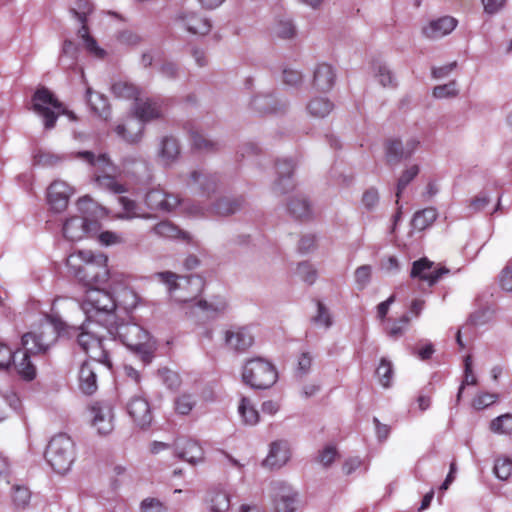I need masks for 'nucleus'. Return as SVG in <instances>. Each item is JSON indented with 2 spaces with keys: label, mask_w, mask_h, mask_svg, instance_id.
<instances>
[{
  "label": "nucleus",
  "mask_w": 512,
  "mask_h": 512,
  "mask_svg": "<svg viewBox=\"0 0 512 512\" xmlns=\"http://www.w3.org/2000/svg\"><path fill=\"white\" fill-rule=\"evenodd\" d=\"M242 204V199L221 198L215 204L214 211L218 215L228 216L239 210Z\"/></svg>",
  "instance_id": "nucleus-34"
},
{
  "label": "nucleus",
  "mask_w": 512,
  "mask_h": 512,
  "mask_svg": "<svg viewBox=\"0 0 512 512\" xmlns=\"http://www.w3.org/2000/svg\"><path fill=\"white\" fill-rule=\"evenodd\" d=\"M79 387L87 395H91L97 390L96 373L88 361L84 362L80 368Z\"/></svg>",
  "instance_id": "nucleus-27"
},
{
  "label": "nucleus",
  "mask_w": 512,
  "mask_h": 512,
  "mask_svg": "<svg viewBox=\"0 0 512 512\" xmlns=\"http://www.w3.org/2000/svg\"><path fill=\"white\" fill-rule=\"evenodd\" d=\"M312 364V356L309 352H303L297 359V372L300 375L308 373Z\"/></svg>",
  "instance_id": "nucleus-60"
},
{
  "label": "nucleus",
  "mask_w": 512,
  "mask_h": 512,
  "mask_svg": "<svg viewBox=\"0 0 512 512\" xmlns=\"http://www.w3.org/2000/svg\"><path fill=\"white\" fill-rule=\"evenodd\" d=\"M497 399H498L497 394L483 392V393L478 394L473 399L472 405L475 409L482 410V409L492 405L493 403H495L497 401Z\"/></svg>",
  "instance_id": "nucleus-51"
},
{
  "label": "nucleus",
  "mask_w": 512,
  "mask_h": 512,
  "mask_svg": "<svg viewBox=\"0 0 512 512\" xmlns=\"http://www.w3.org/2000/svg\"><path fill=\"white\" fill-rule=\"evenodd\" d=\"M153 231L155 234L167 238L184 237V232H182L180 229H178V227L168 221H162L156 224L153 228Z\"/></svg>",
  "instance_id": "nucleus-43"
},
{
  "label": "nucleus",
  "mask_w": 512,
  "mask_h": 512,
  "mask_svg": "<svg viewBox=\"0 0 512 512\" xmlns=\"http://www.w3.org/2000/svg\"><path fill=\"white\" fill-rule=\"evenodd\" d=\"M418 142L408 143L407 148L404 149L402 143L399 140H389L386 143V160L389 164H397L402 159L409 157Z\"/></svg>",
  "instance_id": "nucleus-25"
},
{
  "label": "nucleus",
  "mask_w": 512,
  "mask_h": 512,
  "mask_svg": "<svg viewBox=\"0 0 512 512\" xmlns=\"http://www.w3.org/2000/svg\"><path fill=\"white\" fill-rule=\"evenodd\" d=\"M58 332L55 326L45 321L33 331L25 333L22 336V345L24 352L18 362L16 357L12 359L15 369L19 376L25 380H33L36 376V368L30 361V355L44 354L57 341Z\"/></svg>",
  "instance_id": "nucleus-1"
},
{
  "label": "nucleus",
  "mask_w": 512,
  "mask_h": 512,
  "mask_svg": "<svg viewBox=\"0 0 512 512\" xmlns=\"http://www.w3.org/2000/svg\"><path fill=\"white\" fill-rule=\"evenodd\" d=\"M317 308V315L313 318L314 322L323 325L326 328L330 327L332 324V318L326 306L318 300Z\"/></svg>",
  "instance_id": "nucleus-55"
},
{
  "label": "nucleus",
  "mask_w": 512,
  "mask_h": 512,
  "mask_svg": "<svg viewBox=\"0 0 512 512\" xmlns=\"http://www.w3.org/2000/svg\"><path fill=\"white\" fill-rule=\"evenodd\" d=\"M432 268L433 262L427 258H421L413 262L410 275L412 278H418L421 281L427 282L429 286H433L444 274L449 273V270L445 267Z\"/></svg>",
  "instance_id": "nucleus-15"
},
{
  "label": "nucleus",
  "mask_w": 512,
  "mask_h": 512,
  "mask_svg": "<svg viewBox=\"0 0 512 512\" xmlns=\"http://www.w3.org/2000/svg\"><path fill=\"white\" fill-rule=\"evenodd\" d=\"M141 509L142 512H163V506L161 502L154 498H147L143 500Z\"/></svg>",
  "instance_id": "nucleus-64"
},
{
  "label": "nucleus",
  "mask_w": 512,
  "mask_h": 512,
  "mask_svg": "<svg viewBox=\"0 0 512 512\" xmlns=\"http://www.w3.org/2000/svg\"><path fill=\"white\" fill-rule=\"evenodd\" d=\"M134 110L140 121L131 119L127 124H119L115 128L116 133L131 144L138 143L141 140L144 129L142 122L159 118L162 114L160 104L150 98H140L135 102Z\"/></svg>",
  "instance_id": "nucleus-3"
},
{
  "label": "nucleus",
  "mask_w": 512,
  "mask_h": 512,
  "mask_svg": "<svg viewBox=\"0 0 512 512\" xmlns=\"http://www.w3.org/2000/svg\"><path fill=\"white\" fill-rule=\"evenodd\" d=\"M338 455V452H337V449L335 446H326L319 454L318 456V460L319 462L325 466V467H328L329 465L332 464V462L335 460V458L337 457Z\"/></svg>",
  "instance_id": "nucleus-59"
},
{
  "label": "nucleus",
  "mask_w": 512,
  "mask_h": 512,
  "mask_svg": "<svg viewBox=\"0 0 512 512\" xmlns=\"http://www.w3.org/2000/svg\"><path fill=\"white\" fill-rule=\"evenodd\" d=\"M176 452L179 458L190 464H196L203 460L204 452L200 444L193 439H178Z\"/></svg>",
  "instance_id": "nucleus-18"
},
{
  "label": "nucleus",
  "mask_w": 512,
  "mask_h": 512,
  "mask_svg": "<svg viewBox=\"0 0 512 512\" xmlns=\"http://www.w3.org/2000/svg\"><path fill=\"white\" fill-rule=\"evenodd\" d=\"M70 12L79 22H84L93 12V5L88 0H77L75 7L71 8Z\"/></svg>",
  "instance_id": "nucleus-45"
},
{
  "label": "nucleus",
  "mask_w": 512,
  "mask_h": 512,
  "mask_svg": "<svg viewBox=\"0 0 512 512\" xmlns=\"http://www.w3.org/2000/svg\"><path fill=\"white\" fill-rule=\"evenodd\" d=\"M108 332L127 346L129 349L147 355L149 353L148 343L150 335L140 325L133 322H126L114 325V321L110 323Z\"/></svg>",
  "instance_id": "nucleus-10"
},
{
  "label": "nucleus",
  "mask_w": 512,
  "mask_h": 512,
  "mask_svg": "<svg viewBox=\"0 0 512 512\" xmlns=\"http://www.w3.org/2000/svg\"><path fill=\"white\" fill-rule=\"evenodd\" d=\"M375 373L382 387L389 388L391 386L394 373L391 361H389L385 357H382L376 368Z\"/></svg>",
  "instance_id": "nucleus-32"
},
{
  "label": "nucleus",
  "mask_w": 512,
  "mask_h": 512,
  "mask_svg": "<svg viewBox=\"0 0 512 512\" xmlns=\"http://www.w3.org/2000/svg\"><path fill=\"white\" fill-rule=\"evenodd\" d=\"M464 366H465V378L462 382V384L459 387V391L457 394V403L461 400L463 390L466 385H475L477 380L475 376L472 373V361L471 356H467L464 360Z\"/></svg>",
  "instance_id": "nucleus-50"
},
{
  "label": "nucleus",
  "mask_w": 512,
  "mask_h": 512,
  "mask_svg": "<svg viewBox=\"0 0 512 512\" xmlns=\"http://www.w3.org/2000/svg\"><path fill=\"white\" fill-rule=\"evenodd\" d=\"M457 25V20L451 16H444L431 21L423 28V33L428 38H441L451 33Z\"/></svg>",
  "instance_id": "nucleus-21"
},
{
  "label": "nucleus",
  "mask_w": 512,
  "mask_h": 512,
  "mask_svg": "<svg viewBox=\"0 0 512 512\" xmlns=\"http://www.w3.org/2000/svg\"><path fill=\"white\" fill-rule=\"evenodd\" d=\"M500 284L504 290L512 292V260H510L509 264L503 269Z\"/></svg>",
  "instance_id": "nucleus-62"
},
{
  "label": "nucleus",
  "mask_w": 512,
  "mask_h": 512,
  "mask_svg": "<svg viewBox=\"0 0 512 512\" xmlns=\"http://www.w3.org/2000/svg\"><path fill=\"white\" fill-rule=\"evenodd\" d=\"M118 202L123 208V214L120 216L121 218H135L142 216L138 212V205L134 200L126 196H119Z\"/></svg>",
  "instance_id": "nucleus-46"
},
{
  "label": "nucleus",
  "mask_w": 512,
  "mask_h": 512,
  "mask_svg": "<svg viewBox=\"0 0 512 512\" xmlns=\"http://www.w3.org/2000/svg\"><path fill=\"white\" fill-rule=\"evenodd\" d=\"M276 100L270 95L257 96L252 100V106L262 114L274 113L277 111Z\"/></svg>",
  "instance_id": "nucleus-40"
},
{
  "label": "nucleus",
  "mask_w": 512,
  "mask_h": 512,
  "mask_svg": "<svg viewBox=\"0 0 512 512\" xmlns=\"http://www.w3.org/2000/svg\"><path fill=\"white\" fill-rule=\"evenodd\" d=\"M289 213L297 219H307L311 214L309 202L304 197H293L287 204Z\"/></svg>",
  "instance_id": "nucleus-29"
},
{
  "label": "nucleus",
  "mask_w": 512,
  "mask_h": 512,
  "mask_svg": "<svg viewBox=\"0 0 512 512\" xmlns=\"http://www.w3.org/2000/svg\"><path fill=\"white\" fill-rule=\"evenodd\" d=\"M33 110L44 119L46 129H52L60 115H67L75 120L73 112L67 110L62 102L46 87L38 88L32 97Z\"/></svg>",
  "instance_id": "nucleus-6"
},
{
  "label": "nucleus",
  "mask_w": 512,
  "mask_h": 512,
  "mask_svg": "<svg viewBox=\"0 0 512 512\" xmlns=\"http://www.w3.org/2000/svg\"><path fill=\"white\" fill-rule=\"evenodd\" d=\"M410 325V317L406 314L402 315L399 319L391 321L386 328V333L390 338L398 339L402 337Z\"/></svg>",
  "instance_id": "nucleus-35"
},
{
  "label": "nucleus",
  "mask_w": 512,
  "mask_h": 512,
  "mask_svg": "<svg viewBox=\"0 0 512 512\" xmlns=\"http://www.w3.org/2000/svg\"><path fill=\"white\" fill-rule=\"evenodd\" d=\"M145 203L152 210L170 212L180 204V199L177 195L169 194L160 188H154L147 192Z\"/></svg>",
  "instance_id": "nucleus-16"
},
{
  "label": "nucleus",
  "mask_w": 512,
  "mask_h": 512,
  "mask_svg": "<svg viewBox=\"0 0 512 512\" xmlns=\"http://www.w3.org/2000/svg\"><path fill=\"white\" fill-rule=\"evenodd\" d=\"M418 172L419 168L417 165H413L403 172L397 183L396 196L398 199L406 186L417 176Z\"/></svg>",
  "instance_id": "nucleus-48"
},
{
  "label": "nucleus",
  "mask_w": 512,
  "mask_h": 512,
  "mask_svg": "<svg viewBox=\"0 0 512 512\" xmlns=\"http://www.w3.org/2000/svg\"><path fill=\"white\" fill-rule=\"evenodd\" d=\"M300 500L299 494L285 482L273 484V512H296Z\"/></svg>",
  "instance_id": "nucleus-12"
},
{
  "label": "nucleus",
  "mask_w": 512,
  "mask_h": 512,
  "mask_svg": "<svg viewBox=\"0 0 512 512\" xmlns=\"http://www.w3.org/2000/svg\"><path fill=\"white\" fill-rule=\"evenodd\" d=\"M179 154V146L176 139L166 137L162 141L161 155L167 160H173Z\"/></svg>",
  "instance_id": "nucleus-49"
},
{
  "label": "nucleus",
  "mask_w": 512,
  "mask_h": 512,
  "mask_svg": "<svg viewBox=\"0 0 512 512\" xmlns=\"http://www.w3.org/2000/svg\"><path fill=\"white\" fill-rule=\"evenodd\" d=\"M239 413L243 421L249 425H255L259 421V413L246 397L241 399L238 407Z\"/></svg>",
  "instance_id": "nucleus-37"
},
{
  "label": "nucleus",
  "mask_w": 512,
  "mask_h": 512,
  "mask_svg": "<svg viewBox=\"0 0 512 512\" xmlns=\"http://www.w3.org/2000/svg\"><path fill=\"white\" fill-rule=\"evenodd\" d=\"M458 93V90L456 88V82L451 81L444 85H438L435 86L433 89V96L435 98H448V97H454Z\"/></svg>",
  "instance_id": "nucleus-52"
},
{
  "label": "nucleus",
  "mask_w": 512,
  "mask_h": 512,
  "mask_svg": "<svg viewBox=\"0 0 512 512\" xmlns=\"http://www.w3.org/2000/svg\"><path fill=\"white\" fill-rule=\"evenodd\" d=\"M92 424L100 434H107L113 428L112 408L110 405L96 403L91 407Z\"/></svg>",
  "instance_id": "nucleus-19"
},
{
  "label": "nucleus",
  "mask_w": 512,
  "mask_h": 512,
  "mask_svg": "<svg viewBox=\"0 0 512 512\" xmlns=\"http://www.w3.org/2000/svg\"><path fill=\"white\" fill-rule=\"evenodd\" d=\"M290 458V451L288 445L284 441H275L270 446V451L263 466L271 469L282 467Z\"/></svg>",
  "instance_id": "nucleus-20"
},
{
  "label": "nucleus",
  "mask_w": 512,
  "mask_h": 512,
  "mask_svg": "<svg viewBox=\"0 0 512 512\" xmlns=\"http://www.w3.org/2000/svg\"><path fill=\"white\" fill-rule=\"evenodd\" d=\"M82 309L88 318L105 314L106 321L111 323L115 319L116 303L108 291L94 286L86 289Z\"/></svg>",
  "instance_id": "nucleus-11"
},
{
  "label": "nucleus",
  "mask_w": 512,
  "mask_h": 512,
  "mask_svg": "<svg viewBox=\"0 0 512 512\" xmlns=\"http://www.w3.org/2000/svg\"><path fill=\"white\" fill-rule=\"evenodd\" d=\"M371 277V267L369 265H362L355 271V280L360 285H365L369 282Z\"/></svg>",
  "instance_id": "nucleus-63"
},
{
  "label": "nucleus",
  "mask_w": 512,
  "mask_h": 512,
  "mask_svg": "<svg viewBox=\"0 0 512 512\" xmlns=\"http://www.w3.org/2000/svg\"><path fill=\"white\" fill-rule=\"evenodd\" d=\"M83 46L90 55L96 58L102 59L106 54L105 50L99 47L96 39L93 36L83 40Z\"/></svg>",
  "instance_id": "nucleus-57"
},
{
  "label": "nucleus",
  "mask_w": 512,
  "mask_h": 512,
  "mask_svg": "<svg viewBox=\"0 0 512 512\" xmlns=\"http://www.w3.org/2000/svg\"><path fill=\"white\" fill-rule=\"evenodd\" d=\"M66 266L85 287L105 284L109 280L108 257L104 253L79 250L66 259Z\"/></svg>",
  "instance_id": "nucleus-2"
},
{
  "label": "nucleus",
  "mask_w": 512,
  "mask_h": 512,
  "mask_svg": "<svg viewBox=\"0 0 512 512\" xmlns=\"http://www.w3.org/2000/svg\"><path fill=\"white\" fill-rule=\"evenodd\" d=\"M335 83V73L331 65L319 64L314 71L313 87L321 92L329 91Z\"/></svg>",
  "instance_id": "nucleus-24"
},
{
  "label": "nucleus",
  "mask_w": 512,
  "mask_h": 512,
  "mask_svg": "<svg viewBox=\"0 0 512 512\" xmlns=\"http://www.w3.org/2000/svg\"><path fill=\"white\" fill-rule=\"evenodd\" d=\"M157 277L167 285L169 292L178 302L186 303L196 299L205 286L204 279L199 275L187 277L166 271L157 274Z\"/></svg>",
  "instance_id": "nucleus-5"
},
{
  "label": "nucleus",
  "mask_w": 512,
  "mask_h": 512,
  "mask_svg": "<svg viewBox=\"0 0 512 512\" xmlns=\"http://www.w3.org/2000/svg\"><path fill=\"white\" fill-rule=\"evenodd\" d=\"M211 512H226L230 507L229 495L223 491H214L209 498Z\"/></svg>",
  "instance_id": "nucleus-36"
},
{
  "label": "nucleus",
  "mask_w": 512,
  "mask_h": 512,
  "mask_svg": "<svg viewBox=\"0 0 512 512\" xmlns=\"http://www.w3.org/2000/svg\"><path fill=\"white\" fill-rule=\"evenodd\" d=\"M493 471L498 479L507 480L512 475V460L507 457L498 458Z\"/></svg>",
  "instance_id": "nucleus-44"
},
{
  "label": "nucleus",
  "mask_w": 512,
  "mask_h": 512,
  "mask_svg": "<svg viewBox=\"0 0 512 512\" xmlns=\"http://www.w3.org/2000/svg\"><path fill=\"white\" fill-rule=\"evenodd\" d=\"M225 341L230 348L236 351H245L252 346L254 339L247 329L237 328L226 331Z\"/></svg>",
  "instance_id": "nucleus-23"
},
{
  "label": "nucleus",
  "mask_w": 512,
  "mask_h": 512,
  "mask_svg": "<svg viewBox=\"0 0 512 512\" xmlns=\"http://www.w3.org/2000/svg\"><path fill=\"white\" fill-rule=\"evenodd\" d=\"M45 458L55 472L64 474L75 459L74 442L64 433L55 435L46 448Z\"/></svg>",
  "instance_id": "nucleus-7"
},
{
  "label": "nucleus",
  "mask_w": 512,
  "mask_h": 512,
  "mask_svg": "<svg viewBox=\"0 0 512 512\" xmlns=\"http://www.w3.org/2000/svg\"><path fill=\"white\" fill-rule=\"evenodd\" d=\"M189 133L192 146L196 150L204 152H214L218 149V144L210 139H207L202 133V131H199L198 129L195 128H191L189 130Z\"/></svg>",
  "instance_id": "nucleus-30"
},
{
  "label": "nucleus",
  "mask_w": 512,
  "mask_h": 512,
  "mask_svg": "<svg viewBox=\"0 0 512 512\" xmlns=\"http://www.w3.org/2000/svg\"><path fill=\"white\" fill-rule=\"evenodd\" d=\"M188 184L198 185L203 193H209L210 191H214L216 188L215 177L196 170L191 172Z\"/></svg>",
  "instance_id": "nucleus-31"
},
{
  "label": "nucleus",
  "mask_w": 512,
  "mask_h": 512,
  "mask_svg": "<svg viewBox=\"0 0 512 512\" xmlns=\"http://www.w3.org/2000/svg\"><path fill=\"white\" fill-rule=\"evenodd\" d=\"M180 19L186 30L191 34L206 35L211 29L209 20L196 13H189L180 17Z\"/></svg>",
  "instance_id": "nucleus-26"
},
{
  "label": "nucleus",
  "mask_w": 512,
  "mask_h": 512,
  "mask_svg": "<svg viewBox=\"0 0 512 512\" xmlns=\"http://www.w3.org/2000/svg\"><path fill=\"white\" fill-rule=\"evenodd\" d=\"M436 217L437 212L434 208L423 209L422 211L415 213L413 217V225L417 229H425L436 220Z\"/></svg>",
  "instance_id": "nucleus-39"
},
{
  "label": "nucleus",
  "mask_w": 512,
  "mask_h": 512,
  "mask_svg": "<svg viewBox=\"0 0 512 512\" xmlns=\"http://www.w3.org/2000/svg\"><path fill=\"white\" fill-rule=\"evenodd\" d=\"M277 377L274 365L262 358L248 360L242 371L243 382L254 389L270 388L277 381Z\"/></svg>",
  "instance_id": "nucleus-9"
},
{
  "label": "nucleus",
  "mask_w": 512,
  "mask_h": 512,
  "mask_svg": "<svg viewBox=\"0 0 512 512\" xmlns=\"http://www.w3.org/2000/svg\"><path fill=\"white\" fill-rule=\"evenodd\" d=\"M174 404L177 413L188 415L195 406V401L190 394H182L175 399Z\"/></svg>",
  "instance_id": "nucleus-47"
},
{
  "label": "nucleus",
  "mask_w": 512,
  "mask_h": 512,
  "mask_svg": "<svg viewBox=\"0 0 512 512\" xmlns=\"http://www.w3.org/2000/svg\"><path fill=\"white\" fill-rule=\"evenodd\" d=\"M294 163L290 160H283L276 163L278 178L275 181V190L284 194L294 187L291 176L294 171Z\"/></svg>",
  "instance_id": "nucleus-22"
},
{
  "label": "nucleus",
  "mask_w": 512,
  "mask_h": 512,
  "mask_svg": "<svg viewBox=\"0 0 512 512\" xmlns=\"http://www.w3.org/2000/svg\"><path fill=\"white\" fill-rule=\"evenodd\" d=\"M276 33L284 39L292 38L296 33L295 26L290 20H280L276 26Z\"/></svg>",
  "instance_id": "nucleus-56"
},
{
  "label": "nucleus",
  "mask_w": 512,
  "mask_h": 512,
  "mask_svg": "<svg viewBox=\"0 0 512 512\" xmlns=\"http://www.w3.org/2000/svg\"><path fill=\"white\" fill-rule=\"evenodd\" d=\"M372 69L375 77L383 87L394 86V78L391 71L380 60L372 62Z\"/></svg>",
  "instance_id": "nucleus-38"
},
{
  "label": "nucleus",
  "mask_w": 512,
  "mask_h": 512,
  "mask_svg": "<svg viewBox=\"0 0 512 512\" xmlns=\"http://www.w3.org/2000/svg\"><path fill=\"white\" fill-rule=\"evenodd\" d=\"M31 498V492L26 486L14 485L12 487V501L17 508L28 506Z\"/></svg>",
  "instance_id": "nucleus-42"
},
{
  "label": "nucleus",
  "mask_w": 512,
  "mask_h": 512,
  "mask_svg": "<svg viewBox=\"0 0 512 512\" xmlns=\"http://www.w3.org/2000/svg\"><path fill=\"white\" fill-rule=\"evenodd\" d=\"M127 411L139 427L144 428L151 423L152 414L146 399L142 397L132 398L127 405Z\"/></svg>",
  "instance_id": "nucleus-17"
},
{
  "label": "nucleus",
  "mask_w": 512,
  "mask_h": 512,
  "mask_svg": "<svg viewBox=\"0 0 512 512\" xmlns=\"http://www.w3.org/2000/svg\"><path fill=\"white\" fill-rule=\"evenodd\" d=\"M74 193V189L65 181H53L47 190V200L51 208L56 212H61L68 206L69 198Z\"/></svg>",
  "instance_id": "nucleus-14"
},
{
  "label": "nucleus",
  "mask_w": 512,
  "mask_h": 512,
  "mask_svg": "<svg viewBox=\"0 0 512 512\" xmlns=\"http://www.w3.org/2000/svg\"><path fill=\"white\" fill-rule=\"evenodd\" d=\"M333 103L327 98H313L307 104L309 114L316 118H324L333 110Z\"/></svg>",
  "instance_id": "nucleus-28"
},
{
  "label": "nucleus",
  "mask_w": 512,
  "mask_h": 512,
  "mask_svg": "<svg viewBox=\"0 0 512 512\" xmlns=\"http://www.w3.org/2000/svg\"><path fill=\"white\" fill-rule=\"evenodd\" d=\"M14 357H17V352L13 353L9 346L0 342V369L8 368Z\"/></svg>",
  "instance_id": "nucleus-58"
},
{
  "label": "nucleus",
  "mask_w": 512,
  "mask_h": 512,
  "mask_svg": "<svg viewBox=\"0 0 512 512\" xmlns=\"http://www.w3.org/2000/svg\"><path fill=\"white\" fill-rule=\"evenodd\" d=\"M490 429L498 434H512V414H504L492 420Z\"/></svg>",
  "instance_id": "nucleus-41"
},
{
  "label": "nucleus",
  "mask_w": 512,
  "mask_h": 512,
  "mask_svg": "<svg viewBox=\"0 0 512 512\" xmlns=\"http://www.w3.org/2000/svg\"><path fill=\"white\" fill-rule=\"evenodd\" d=\"M378 201H379V194L376 189L370 188L363 193L362 203L366 208H368V209L374 208L377 205Z\"/></svg>",
  "instance_id": "nucleus-61"
},
{
  "label": "nucleus",
  "mask_w": 512,
  "mask_h": 512,
  "mask_svg": "<svg viewBox=\"0 0 512 512\" xmlns=\"http://www.w3.org/2000/svg\"><path fill=\"white\" fill-rule=\"evenodd\" d=\"M113 94L122 99H134L137 102L139 97V91L136 86L127 82H116L111 88Z\"/></svg>",
  "instance_id": "nucleus-33"
},
{
  "label": "nucleus",
  "mask_w": 512,
  "mask_h": 512,
  "mask_svg": "<svg viewBox=\"0 0 512 512\" xmlns=\"http://www.w3.org/2000/svg\"><path fill=\"white\" fill-rule=\"evenodd\" d=\"M76 157L101 170V173H95L94 175V181L99 188L108 190L115 194H121L127 191L125 185L119 183L113 175L108 173L114 172L115 167L108 158L107 154H100L95 156L93 152L80 151L77 152Z\"/></svg>",
  "instance_id": "nucleus-8"
},
{
  "label": "nucleus",
  "mask_w": 512,
  "mask_h": 512,
  "mask_svg": "<svg viewBox=\"0 0 512 512\" xmlns=\"http://www.w3.org/2000/svg\"><path fill=\"white\" fill-rule=\"evenodd\" d=\"M100 224L81 216L68 218L63 225V235L70 241H79L98 232Z\"/></svg>",
  "instance_id": "nucleus-13"
},
{
  "label": "nucleus",
  "mask_w": 512,
  "mask_h": 512,
  "mask_svg": "<svg viewBox=\"0 0 512 512\" xmlns=\"http://www.w3.org/2000/svg\"><path fill=\"white\" fill-rule=\"evenodd\" d=\"M91 322L81 326L77 334V343L90 359L112 368V355L117 346L115 339L98 337L90 329Z\"/></svg>",
  "instance_id": "nucleus-4"
},
{
  "label": "nucleus",
  "mask_w": 512,
  "mask_h": 512,
  "mask_svg": "<svg viewBox=\"0 0 512 512\" xmlns=\"http://www.w3.org/2000/svg\"><path fill=\"white\" fill-rule=\"evenodd\" d=\"M297 273L301 279L308 284H313L317 278L316 270L309 263H300L297 267Z\"/></svg>",
  "instance_id": "nucleus-54"
},
{
  "label": "nucleus",
  "mask_w": 512,
  "mask_h": 512,
  "mask_svg": "<svg viewBox=\"0 0 512 512\" xmlns=\"http://www.w3.org/2000/svg\"><path fill=\"white\" fill-rule=\"evenodd\" d=\"M36 164L42 167H54L61 162V157L49 152H39L34 157Z\"/></svg>",
  "instance_id": "nucleus-53"
}]
</instances>
